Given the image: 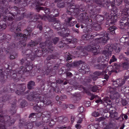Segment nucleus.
<instances>
[{
  "mask_svg": "<svg viewBox=\"0 0 129 129\" xmlns=\"http://www.w3.org/2000/svg\"><path fill=\"white\" fill-rule=\"evenodd\" d=\"M10 117L8 115L3 116L2 115H0V129H6L5 124L10 126L12 125L15 122L13 119L10 120Z\"/></svg>",
  "mask_w": 129,
  "mask_h": 129,
  "instance_id": "nucleus-1",
  "label": "nucleus"
},
{
  "mask_svg": "<svg viewBox=\"0 0 129 129\" xmlns=\"http://www.w3.org/2000/svg\"><path fill=\"white\" fill-rule=\"evenodd\" d=\"M84 10L80 8H78L71 4H68L67 5L66 12L68 14L75 16L78 15L80 11L83 12Z\"/></svg>",
  "mask_w": 129,
  "mask_h": 129,
  "instance_id": "nucleus-2",
  "label": "nucleus"
},
{
  "mask_svg": "<svg viewBox=\"0 0 129 129\" xmlns=\"http://www.w3.org/2000/svg\"><path fill=\"white\" fill-rule=\"evenodd\" d=\"M122 18L119 22V26H121V24H123L126 21H128L129 19V9L126 8L123 10L122 12Z\"/></svg>",
  "mask_w": 129,
  "mask_h": 129,
  "instance_id": "nucleus-3",
  "label": "nucleus"
},
{
  "mask_svg": "<svg viewBox=\"0 0 129 129\" xmlns=\"http://www.w3.org/2000/svg\"><path fill=\"white\" fill-rule=\"evenodd\" d=\"M12 12L11 13L12 15L15 18L16 20L19 21L23 19L24 16L23 13L20 14L18 12V8L16 6H14L11 8Z\"/></svg>",
  "mask_w": 129,
  "mask_h": 129,
  "instance_id": "nucleus-4",
  "label": "nucleus"
},
{
  "mask_svg": "<svg viewBox=\"0 0 129 129\" xmlns=\"http://www.w3.org/2000/svg\"><path fill=\"white\" fill-rule=\"evenodd\" d=\"M33 94V98H36L37 99L40 101L45 104L49 105L51 103V102L50 100L47 99L43 98V97H42L38 93H34Z\"/></svg>",
  "mask_w": 129,
  "mask_h": 129,
  "instance_id": "nucleus-5",
  "label": "nucleus"
},
{
  "mask_svg": "<svg viewBox=\"0 0 129 129\" xmlns=\"http://www.w3.org/2000/svg\"><path fill=\"white\" fill-rule=\"evenodd\" d=\"M28 17L30 19L32 20V21H36L37 19L39 18L44 20H45L46 18L44 16H42L39 14L37 15L33 13H30Z\"/></svg>",
  "mask_w": 129,
  "mask_h": 129,
  "instance_id": "nucleus-6",
  "label": "nucleus"
},
{
  "mask_svg": "<svg viewBox=\"0 0 129 129\" xmlns=\"http://www.w3.org/2000/svg\"><path fill=\"white\" fill-rule=\"evenodd\" d=\"M88 18V15L86 13H81L77 17V19L79 22H82L84 24L87 21V19Z\"/></svg>",
  "mask_w": 129,
  "mask_h": 129,
  "instance_id": "nucleus-7",
  "label": "nucleus"
},
{
  "mask_svg": "<svg viewBox=\"0 0 129 129\" xmlns=\"http://www.w3.org/2000/svg\"><path fill=\"white\" fill-rule=\"evenodd\" d=\"M59 29L58 27L57 28V31L58 35L61 36L62 37H63L68 36V35H69V34L68 32H66V31H68L69 30V29H66L64 28H61V27H59Z\"/></svg>",
  "mask_w": 129,
  "mask_h": 129,
  "instance_id": "nucleus-8",
  "label": "nucleus"
},
{
  "mask_svg": "<svg viewBox=\"0 0 129 129\" xmlns=\"http://www.w3.org/2000/svg\"><path fill=\"white\" fill-rule=\"evenodd\" d=\"M75 19L73 17H67L65 20L67 24L70 26H74L76 23V21L74 20Z\"/></svg>",
  "mask_w": 129,
  "mask_h": 129,
  "instance_id": "nucleus-9",
  "label": "nucleus"
},
{
  "mask_svg": "<svg viewBox=\"0 0 129 129\" xmlns=\"http://www.w3.org/2000/svg\"><path fill=\"white\" fill-rule=\"evenodd\" d=\"M113 45L108 44L106 46L104 50L103 51V54H111L113 50Z\"/></svg>",
  "mask_w": 129,
  "mask_h": 129,
  "instance_id": "nucleus-10",
  "label": "nucleus"
},
{
  "mask_svg": "<svg viewBox=\"0 0 129 129\" xmlns=\"http://www.w3.org/2000/svg\"><path fill=\"white\" fill-rule=\"evenodd\" d=\"M123 59L124 61L122 63V68L124 70H127L129 68V58L124 57Z\"/></svg>",
  "mask_w": 129,
  "mask_h": 129,
  "instance_id": "nucleus-11",
  "label": "nucleus"
},
{
  "mask_svg": "<svg viewBox=\"0 0 129 129\" xmlns=\"http://www.w3.org/2000/svg\"><path fill=\"white\" fill-rule=\"evenodd\" d=\"M7 0H0V9L1 12H3L5 9L8 3Z\"/></svg>",
  "mask_w": 129,
  "mask_h": 129,
  "instance_id": "nucleus-12",
  "label": "nucleus"
},
{
  "mask_svg": "<svg viewBox=\"0 0 129 129\" xmlns=\"http://www.w3.org/2000/svg\"><path fill=\"white\" fill-rule=\"evenodd\" d=\"M116 19L114 18L113 17L111 18H107L106 20V26H108L110 25V24H113L116 22Z\"/></svg>",
  "mask_w": 129,
  "mask_h": 129,
  "instance_id": "nucleus-13",
  "label": "nucleus"
},
{
  "mask_svg": "<svg viewBox=\"0 0 129 129\" xmlns=\"http://www.w3.org/2000/svg\"><path fill=\"white\" fill-rule=\"evenodd\" d=\"M36 10L37 12H39L40 10H43L47 14H49L50 13V10L49 9L43 7H38L36 8Z\"/></svg>",
  "mask_w": 129,
  "mask_h": 129,
  "instance_id": "nucleus-14",
  "label": "nucleus"
},
{
  "mask_svg": "<svg viewBox=\"0 0 129 129\" xmlns=\"http://www.w3.org/2000/svg\"><path fill=\"white\" fill-rule=\"evenodd\" d=\"M26 54H25L27 58H30L32 60H34L35 57H36L35 53L32 52L30 50H28Z\"/></svg>",
  "mask_w": 129,
  "mask_h": 129,
  "instance_id": "nucleus-15",
  "label": "nucleus"
},
{
  "mask_svg": "<svg viewBox=\"0 0 129 129\" xmlns=\"http://www.w3.org/2000/svg\"><path fill=\"white\" fill-rule=\"evenodd\" d=\"M35 26L34 23L32 24H30L27 27V29L24 30V32L25 33L26 32L31 33L33 30L35 28Z\"/></svg>",
  "mask_w": 129,
  "mask_h": 129,
  "instance_id": "nucleus-16",
  "label": "nucleus"
},
{
  "mask_svg": "<svg viewBox=\"0 0 129 129\" xmlns=\"http://www.w3.org/2000/svg\"><path fill=\"white\" fill-rule=\"evenodd\" d=\"M86 50L88 51H92L94 53H97V48L94 46H92L90 45L88 46L86 48Z\"/></svg>",
  "mask_w": 129,
  "mask_h": 129,
  "instance_id": "nucleus-17",
  "label": "nucleus"
},
{
  "mask_svg": "<svg viewBox=\"0 0 129 129\" xmlns=\"http://www.w3.org/2000/svg\"><path fill=\"white\" fill-rule=\"evenodd\" d=\"M106 65L104 64L94 65V67L95 69L100 70L104 69L106 67Z\"/></svg>",
  "mask_w": 129,
  "mask_h": 129,
  "instance_id": "nucleus-18",
  "label": "nucleus"
},
{
  "mask_svg": "<svg viewBox=\"0 0 129 129\" xmlns=\"http://www.w3.org/2000/svg\"><path fill=\"white\" fill-rule=\"evenodd\" d=\"M35 86V82L33 81H30L28 83L27 87L29 89H32L34 88Z\"/></svg>",
  "mask_w": 129,
  "mask_h": 129,
  "instance_id": "nucleus-19",
  "label": "nucleus"
},
{
  "mask_svg": "<svg viewBox=\"0 0 129 129\" xmlns=\"http://www.w3.org/2000/svg\"><path fill=\"white\" fill-rule=\"evenodd\" d=\"M15 38V40H19L21 39L22 40H26L27 39V37L21 34H20L17 35Z\"/></svg>",
  "mask_w": 129,
  "mask_h": 129,
  "instance_id": "nucleus-20",
  "label": "nucleus"
},
{
  "mask_svg": "<svg viewBox=\"0 0 129 129\" xmlns=\"http://www.w3.org/2000/svg\"><path fill=\"white\" fill-rule=\"evenodd\" d=\"M104 2L106 3L108 6H109L110 4L112 7H113L115 5V0H104Z\"/></svg>",
  "mask_w": 129,
  "mask_h": 129,
  "instance_id": "nucleus-21",
  "label": "nucleus"
},
{
  "mask_svg": "<svg viewBox=\"0 0 129 129\" xmlns=\"http://www.w3.org/2000/svg\"><path fill=\"white\" fill-rule=\"evenodd\" d=\"M0 18H3V20L5 21H7V20H8L11 21L13 20L14 18L12 17L11 16H2L1 14H0Z\"/></svg>",
  "mask_w": 129,
  "mask_h": 129,
  "instance_id": "nucleus-22",
  "label": "nucleus"
},
{
  "mask_svg": "<svg viewBox=\"0 0 129 129\" xmlns=\"http://www.w3.org/2000/svg\"><path fill=\"white\" fill-rule=\"evenodd\" d=\"M103 100V104L105 106H107L108 105H109L111 106V107L112 106L110 104L108 103V102L109 103H111V101L110 100L109 98L108 97L104 98Z\"/></svg>",
  "mask_w": 129,
  "mask_h": 129,
  "instance_id": "nucleus-23",
  "label": "nucleus"
},
{
  "mask_svg": "<svg viewBox=\"0 0 129 129\" xmlns=\"http://www.w3.org/2000/svg\"><path fill=\"white\" fill-rule=\"evenodd\" d=\"M16 101L12 103V104L11 108L10 109L11 113L13 114L15 113L16 112Z\"/></svg>",
  "mask_w": 129,
  "mask_h": 129,
  "instance_id": "nucleus-24",
  "label": "nucleus"
},
{
  "mask_svg": "<svg viewBox=\"0 0 129 129\" xmlns=\"http://www.w3.org/2000/svg\"><path fill=\"white\" fill-rule=\"evenodd\" d=\"M62 0H56L55 2H57V7L59 8H62L65 7V5L64 2H61Z\"/></svg>",
  "mask_w": 129,
  "mask_h": 129,
  "instance_id": "nucleus-25",
  "label": "nucleus"
},
{
  "mask_svg": "<svg viewBox=\"0 0 129 129\" xmlns=\"http://www.w3.org/2000/svg\"><path fill=\"white\" fill-rule=\"evenodd\" d=\"M79 71L82 72V70H83L85 72H87L89 71V69L88 68L87 66L85 64L82 65L81 67L79 69Z\"/></svg>",
  "mask_w": 129,
  "mask_h": 129,
  "instance_id": "nucleus-26",
  "label": "nucleus"
},
{
  "mask_svg": "<svg viewBox=\"0 0 129 129\" xmlns=\"http://www.w3.org/2000/svg\"><path fill=\"white\" fill-rule=\"evenodd\" d=\"M117 80V83L118 84L119 87H121L123 85L125 82V79L124 78V79H119Z\"/></svg>",
  "mask_w": 129,
  "mask_h": 129,
  "instance_id": "nucleus-27",
  "label": "nucleus"
},
{
  "mask_svg": "<svg viewBox=\"0 0 129 129\" xmlns=\"http://www.w3.org/2000/svg\"><path fill=\"white\" fill-rule=\"evenodd\" d=\"M57 55L55 54H52L49 55L46 58L48 60H49L51 59H56L58 58Z\"/></svg>",
  "mask_w": 129,
  "mask_h": 129,
  "instance_id": "nucleus-28",
  "label": "nucleus"
},
{
  "mask_svg": "<svg viewBox=\"0 0 129 129\" xmlns=\"http://www.w3.org/2000/svg\"><path fill=\"white\" fill-rule=\"evenodd\" d=\"M106 73V71H103L102 72L98 71L95 72L93 73V74L94 75L98 77V76L104 75V74Z\"/></svg>",
  "mask_w": 129,
  "mask_h": 129,
  "instance_id": "nucleus-29",
  "label": "nucleus"
},
{
  "mask_svg": "<svg viewBox=\"0 0 129 129\" xmlns=\"http://www.w3.org/2000/svg\"><path fill=\"white\" fill-rule=\"evenodd\" d=\"M52 16L51 15H49L48 17V19L49 21L50 22H56L57 21V19L54 18L53 16Z\"/></svg>",
  "mask_w": 129,
  "mask_h": 129,
  "instance_id": "nucleus-30",
  "label": "nucleus"
},
{
  "mask_svg": "<svg viewBox=\"0 0 129 129\" xmlns=\"http://www.w3.org/2000/svg\"><path fill=\"white\" fill-rule=\"evenodd\" d=\"M108 35H109L106 34L103 37L98 38V39L101 40H107L109 39Z\"/></svg>",
  "mask_w": 129,
  "mask_h": 129,
  "instance_id": "nucleus-31",
  "label": "nucleus"
},
{
  "mask_svg": "<svg viewBox=\"0 0 129 129\" xmlns=\"http://www.w3.org/2000/svg\"><path fill=\"white\" fill-rule=\"evenodd\" d=\"M113 49L116 53H118L120 51L121 49L117 45H113Z\"/></svg>",
  "mask_w": 129,
  "mask_h": 129,
  "instance_id": "nucleus-32",
  "label": "nucleus"
},
{
  "mask_svg": "<svg viewBox=\"0 0 129 129\" xmlns=\"http://www.w3.org/2000/svg\"><path fill=\"white\" fill-rule=\"evenodd\" d=\"M34 95L33 96V99H35L36 100V101L37 102V103H38V104H37L38 106L40 107V108H41V107L43 106V104L44 103L42 102L40 100H39L37 99L36 98H33Z\"/></svg>",
  "mask_w": 129,
  "mask_h": 129,
  "instance_id": "nucleus-33",
  "label": "nucleus"
},
{
  "mask_svg": "<svg viewBox=\"0 0 129 129\" xmlns=\"http://www.w3.org/2000/svg\"><path fill=\"white\" fill-rule=\"evenodd\" d=\"M107 70L110 72H114L116 73L118 72L116 70L113 69V68L112 66H108L107 68Z\"/></svg>",
  "mask_w": 129,
  "mask_h": 129,
  "instance_id": "nucleus-34",
  "label": "nucleus"
},
{
  "mask_svg": "<svg viewBox=\"0 0 129 129\" xmlns=\"http://www.w3.org/2000/svg\"><path fill=\"white\" fill-rule=\"evenodd\" d=\"M116 29V27L115 26H111L108 29V32L110 31L111 34L115 33V30Z\"/></svg>",
  "mask_w": 129,
  "mask_h": 129,
  "instance_id": "nucleus-35",
  "label": "nucleus"
},
{
  "mask_svg": "<svg viewBox=\"0 0 129 129\" xmlns=\"http://www.w3.org/2000/svg\"><path fill=\"white\" fill-rule=\"evenodd\" d=\"M116 90V88L114 87L112 88L110 86L109 87L107 88V91L110 93L111 94H113L115 92Z\"/></svg>",
  "mask_w": 129,
  "mask_h": 129,
  "instance_id": "nucleus-36",
  "label": "nucleus"
},
{
  "mask_svg": "<svg viewBox=\"0 0 129 129\" xmlns=\"http://www.w3.org/2000/svg\"><path fill=\"white\" fill-rule=\"evenodd\" d=\"M111 117L114 118L117 120H118L120 118V116L118 117V114L117 112H115L111 115Z\"/></svg>",
  "mask_w": 129,
  "mask_h": 129,
  "instance_id": "nucleus-37",
  "label": "nucleus"
},
{
  "mask_svg": "<svg viewBox=\"0 0 129 129\" xmlns=\"http://www.w3.org/2000/svg\"><path fill=\"white\" fill-rule=\"evenodd\" d=\"M21 30L20 27H17L15 29V30H14L15 33L16 34L14 36V37H16V36L17 35L20 34H21L20 33L21 31Z\"/></svg>",
  "mask_w": 129,
  "mask_h": 129,
  "instance_id": "nucleus-38",
  "label": "nucleus"
},
{
  "mask_svg": "<svg viewBox=\"0 0 129 129\" xmlns=\"http://www.w3.org/2000/svg\"><path fill=\"white\" fill-rule=\"evenodd\" d=\"M93 1L101 7L104 6L103 3L101 0H93Z\"/></svg>",
  "mask_w": 129,
  "mask_h": 129,
  "instance_id": "nucleus-39",
  "label": "nucleus"
},
{
  "mask_svg": "<svg viewBox=\"0 0 129 129\" xmlns=\"http://www.w3.org/2000/svg\"><path fill=\"white\" fill-rule=\"evenodd\" d=\"M98 125L96 124L92 125L90 124L87 126L88 129H98Z\"/></svg>",
  "mask_w": 129,
  "mask_h": 129,
  "instance_id": "nucleus-40",
  "label": "nucleus"
},
{
  "mask_svg": "<svg viewBox=\"0 0 129 129\" xmlns=\"http://www.w3.org/2000/svg\"><path fill=\"white\" fill-rule=\"evenodd\" d=\"M120 91L123 93H129L128 87H125L124 88L123 87H121Z\"/></svg>",
  "mask_w": 129,
  "mask_h": 129,
  "instance_id": "nucleus-41",
  "label": "nucleus"
},
{
  "mask_svg": "<svg viewBox=\"0 0 129 129\" xmlns=\"http://www.w3.org/2000/svg\"><path fill=\"white\" fill-rule=\"evenodd\" d=\"M52 11L53 12V15H52L53 16L55 17L58 16H59V13L58 11L56 9H53L52 10Z\"/></svg>",
  "mask_w": 129,
  "mask_h": 129,
  "instance_id": "nucleus-42",
  "label": "nucleus"
},
{
  "mask_svg": "<svg viewBox=\"0 0 129 129\" xmlns=\"http://www.w3.org/2000/svg\"><path fill=\"white\" fill-rule=\"evenodd\" d=\"M93 28V29L95 30H99L101 29L100 25L98 24L94 25Z\"/></svg>",
  "mask_w": 129,
  "mask_h": 129,
  "instance_id": "nucleus-43",
  "label": "nucleus"
},
{
  "mask_svg": "<svg viewBox=\"0 0 129 129\" xmlns=\"http://www.w3.org/2000/svg\"><path fill=\"white\" fill-rule=\"evenodd\" d=\"M120 67V65L119 64H117L116 63H114L113 66V69L114 70H116L118 72V69H119Z\"/></svg>",
  "mask_w": 129,
  "mask_h": 129,
  "instance_id": "nucleus-44",
  "label": "nucleus"
},
{
  "mask_svg": "<svg viewBox=\"0 0 129 129\" xmlns=\"http://www.w3.org/2000/svg\"><path fill=\"white\" fill-rule=\"evenodd\" d=\"M38 44V43L36 42V41H34L33 42H30L29 44L27 45V46H30V47H32L35 46Z\"/></svg>",
  "mask_w": 129,
  "mask_h": 129,
  "instance_id": "nucleus-45",
  "label": "nucleus"
},
{
  "mask_svg": "<svg viewBox=\"0 0 129 129\" xmlns=\"http://www.w3.org/2000/svg\"><path fill=\"white\" fill-rule=\"evenodd\" d=\"M82 62L81 61L74 62L73 63V66L75 67H77L79 66H81V65L82 63Z\"/></svg>",
  "mask_w": 129,
  "mask_h": 129,
  "instance_id": "nucleus-46",
  "label": "nucleus"
},
{
  "mask_svg": "<svg viewBox=\"0 0 129 129\" xmlns=\"http://www.w3.org/2000/svg\"><path fill=\"white\" fill-rule=\"evenodd\" d=\"M74 87L75 89H80L82 88L86 92V90L85 89V88L82 85H78L77 86H75Z\"/></svg>",
  "mask_w": 129,
  "mask_h": 129,
  "instance_id": "nucleus-47",
  "label": "nucleus"
},
{
  "mask_svg": "<svg viewBox=\"0 0 129 129\" xmlns=\"http://www.w3.org/2000/svg\"><path fill=\"white\" fill-rule=\"evenodd\" d=\"M61 102H59L58 103H57V104L58 105H60V106L62 107V108L65 109L66 108H67V107L66 105L65 104H61Z\"/></svg>",
  "mask_w": 129,
  "mask_h": 129,
  "instance_id": "nucleus-48",
  "label": "nucleus"
},
{
  "mask_svg": "<svg viewBox=\"0 0 129 129\" xmlns=\"http://www.w3.org/2000/svg\"><path fill=\"white\" fill-rule=\"evenodd\" d=\"M104 61V59L103 56H100L99 57L97 60V62L99 63L103 62Z\"/></svg>",
  "mask_w": 129,
  "mask_h": 129,
  "instance_id": "nucleus-49",
  "label": "nucleus"
},
{
  "mask_svg": "<svg viewBox=\"0 0 129 129\" xmlns=\"http://www.w3.org/2000/svg\"><path fill=\"white\" fill-rule=\"evenodd\" d=\"M125 75H126L124 77V78L125 80H127L128 83H129V72L127 71L125 73Z\"/></svg>",
  "mask_w": 129,
  "mask_h": 129,
  "instance_id": "nucleus-50",
  "label": "nucleus"
},
{
  "mask_svg": "<svg viewBox=\"0 0 129 129\" xmlns=\"http://www.w3.org/2000/svg\"><path fill=\"white\" fill-rule=\"evenodd\" d=\"M2 21H0V29H5L6 28V25L5 23L1 24V23H2Z\"/></svg>",
  "mask_w": 129,
  "mask_h": 129,
  "instance_id": "nucleus-51",
  "label": "nucleus"
},
{
  "mask_svg": "<svg viewBox=\"0 0 129 129\" xmlns=\"http://www.w3.org/2000/svg\"><path fill=\"white\" fill-rule=\"evenodd\" d=\"M9 95L4 96L2 97L1 98H0V99L1 100H2V101H5L9 99Z\"/></svg>",
  "mask_w": 129,
  "mask_h": 129,
  "instance_id": "nucleus-52",
  "label": "nucleus"
},
{
  "mask_svg": "<svg viewBox=\"0 0 129 129\" xmlns=\"http://www.w3.org/2000/svg\"><path fill=\"white\" fill-rule=\"evenodd\" d=\"M117 79L116 81H113V85L114 86V87L115 88L119 87L118 84V83H117Z\"/></svg>",
  "mask_w": 129,
  "mask_h": 129,
  "instance_id": "nucleus-53",
  "label": "nucleus"
},
{
  "mask_svg": "<svg viewBox=\"0 0 129 129\" xmlns=\"http://www.w3.org/2000/svg\"><path fill=\"white\" fill-rule=\"evenodd\" d=\"M11 36L9 35H8L7 36L3 35V38L2 39L3 40H9L10 39V38Z\"/></svg>",
  "mask_w": 129,
  "mask_h": 129,
  "instance_id": "nucleus-54",
  "label": "nucleus"
},
{
  "mask_svg": "<svg viewBox=\"0 0 129 129\" xmlns=\"http://www.w3.org/2000/svg\"><path fill=\"white\" fill-rule=\"evenodd\" d=\"M129 22L126 21L123 24H121V26H119V27L121 29H123L124 28V27L126 26H127Z\"/></svg>",
  "mask_w": 129,
  "mask_h": 129,
  "instance_id": "nucleus-55",
  "label": "nucleus"
},
{
  "mask_svg": "<svg viewBox=\"0 0 129 129\" xmlns=\"http://www.w3.org/2000/svg\"><path fill=\"white\" fill-rule=\"evenodd\" d=\"M98 87L95 85L93 86L91 88V90L93 92H95L98 89Z\"/></svg>",
  "mask_w": 129,
  "mask_h": 129,
  "instance_id": "nucleus-56",
  "label": "nucleus"
},
{
  "mask_svg": "<svg viewBox=\"0 0 129 129\" xmlns=\"http://www.w3.org/2000/svg\"><path fill=\"white\" fill-rule=\"evenodd\" d=\"M21 105L22 107H23L27 105V102L25 100H23L21 103Z\"/></svg>",
  "mask_w": 129,
  "mask_h": 129,
  "instance_id": "nucleus-57",
  "label": "nucleus"
},
{
  "mask_svg": "<svg viewBox=\"0 0 129 129\" xmlns=\"http://www.w3.org/2000/svg\"><path fill=\"white\" fill-rule=\"evenodd\" d=\"M117 59L115 58V57L114 55L112 56V58L110 59V61H109L110 64L111 63V62L116 61Z\"/></svg>",
  "mask_w": 129,
  "mask_h": 129,
  "instance_id": "nucleus-58",
  "label": "nucleus"
},
{
  "mask_svg": "<svg viewBox=\"0 0 129 129\" xmlns=\"http://www.w3.org/2000/svg\"><path fill=\"white\" fill-rule=\"evenodd\" d=\"M92 31V29L91 27H87L85 33H91Z\"/></svg>",
  "mask_w": 129,
  "mask_h": 129,
  "instance_id": "nucleus-59",
  "label": "nucleus"
},
{
  "mask_svg": "<svg viewBox=\"0 0 129 129\" xmlns=\"http://www.w3.org/2000/svg\"><path fill=\"white\" fill-rule=\"evenodd\" d=\"M40 108V107L38 106L37 105L34 107V109L37 112H40L39 110Z\"/></svg>",
  "mask_w": 129,
  "mask_h": 129,
  "instance_id": "nucleus-60",
  "label": "nucleus"
},
{
  "mask_svg": "<svg viewBox=\"0 0 129 129\" xmlns=\"http://www.w3.org/2000/svg\"><path fill=\"white\" fill-rule=\"evenodd\" d=\"M55 122L54 121L53 119L51 120L49 123V125L51 127H52L55 124Z\"/></svg>",
  "mask_w": 129,
  "mask_h": 129,
  "instance_id": "nucleus-61",
  "label": "nucleus"
},
{
  "mask_svg": "<svg viewBox=\"0 0 129 129\" xmlns=\"http://www.w3.org/2000/svg\"><path fill=\"white\" fill-rule=\"evenodd\" d=\"M100 115V114L98 112L95 111L92 114V115L95 117L99 116Z\"/></svg>",
  "mask_w": 129,
  "mask_h": 129,
  "instance_id": "nucleus-62",
  "label": "nucleus"
},
{
  "mask_svg": "<svg viewBox=\"0 0 129 129\" xmlns=\"http://www.w3.org/2000/svg\"><path fill=\"white\" fill-rule=\"evenodd\" d=\"M114 94L115 99H117L119 98L120 96V94L118 92L114 93Z\"/></svg>",
  "mask_w": 129,
  "mask_h": 129,
  "instance_id": "nucleus-63",
  "label": "nucleus"
},
{
  "mask_svg": "<svg viewBox=\"0 0 129 129\" xmlns=\"http://www.w3.org/2000/svg\"><path fill=\"white\" fill-rule=\"evenodd\" d=\"M51 86L54 88H55L57 87V84L55 82H52L51 84Z\"/></svg>",
  "mask_w": 129,
  "mask_h": 129,
  "instance_id": "nucleus-64",
  "label": "nucleus"
}]
</instances>
